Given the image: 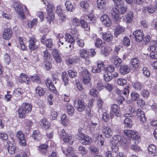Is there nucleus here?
<instances>
[{
	"label": "nucleus",
	"mask_w": 157,
	"mask_h": 157,
	"mask_svg": "<svg viewBox=\"0 0 157 157\" xmlns=\"http://www.w3.org/2000/svg\"><path fill=\"white\" fill-rule=\"evenodd\" d=\"M24 90L20 88H17L14 90L13 92V95L16 96L17 95L19 96H21L24 93Z\"/></svg>",
	"instance_id": "47"
},
{
	"label": "nucleus",
	"mask_w": 157,
	"mask_h": 157,
	"mask_svg": "<svg viewBox=\"0 0 157 157\" xmlns=\"http://www.w3.org/2000/svg\"><path fill=\"white\" fill-rule=\"evenodd\" d=\"M74 105L75 107L79 112L84 111L86 113L88 114V117H92L91 113V109L90 108H86V106L83 101L81 99L75 101Z\"/></svg>",
	"instance_id": "1"
},
{
	"label": "nucleus",
	"mask_w": 157,
	"mask_h": 157,
	"mask_svg": "<svg viewBox=\"0 0 157 157\" xmlns=\"http://www.w3.org/2000/svg\"><path fill=\"white\" fill-rule=\"evenodd\" d=\"M79 53L80 56L81 58L86 59L89 58L90 52L86 50L82 49L80 50Z\"/></svg>",
	"instance_id": "24"
},
{
	"label": "nucleus",
	"mask_w": 157,
	"mask_h": 157,
	"mask_svg": "<svg viewBox=\"0 0 157 157\" xmlns=\"http://www.w3.org/2000/svg\"><path fill=\"white\" fill-rule=\"evenodd\" d=\"M82 76L83 77V82L89 87H90L91 86L90 78V72L87 70H83L82 72Z\"/></svg>",
	"instance_id": "6"
},
{
	"label": "nucleus",
	"mask_w": 157,
	"mask_h": 157,
	"mask_svg": "<svg viewBox=\"0 0 157 157\" xmlns=\"http://www.w3.org/2000/svg\"><path fill=\"white\" fill-rule=\"evenodd\" d=\"M78 151L80 154L83 155H85L87 153V151L83 146H80L78 147Z\"/></svg>",
	"instance_id": "53"
},
{
	"label": "nucleus",
	"mask_w": 157,
	"mask_h": 157,
	"mask_svg": "<svg viewBox=\"0 0 157 157\" xmlns=\"http://www.w3.org/2000/svg\"><path fill=\"white\" fill-rule=\"evenodd\" d=\"M131 62L132 66L136 68H137L140 65V61L137 58L132 59Z\"/></svg>",
	"instance_id": "38"
},
{
	"label": "nucleus",
	"mask_w": 157,
	"mask_h": 157,
	"mask_svg": "<svg viewBox=\"0 0 157 157\" xmlns=\"http://www.w3.org/2000/svg\"><path fill=\"white\" fill-rule=\"evenodd\" d=\"M47 48H50L53 44V42L51 39H47L45 43Z\"/></svg>",
	"instance_id": "58"
},
{
	"label": "nucleus",
	"mask_w": 157,
	"mask_h": 157,
	"mask_svg": "<svg viewBox=\"0 0 157 157\" xmlns=\"http://www.w3.org/2000/svg\"><path fill=\"white\" fill-rule=\"evenodd\" d=\"M13 6L14 8L20 17L22 19H25V17L23 11V5L20 3H16Z\"/></svg>",
	"instance_id": "9"
},
{
	"label": "nucleus",
	"mask_w": 157,
	"mask_h": 157,
	"mask_svg": "<svg viewBox=\"0 0 157 157\" xmlns=\"http://www.w3.org/2000/svg\"><path fill=\"white\" fill-rule=\"evenodd\" d=\"M133 35L134 37L137 42H140L143 39L144 35L143 31L141 30H138L134 32Z\"/></svg>",
	"instance_id": "13"
},
{
	"label": "nucleus",
	"mask_w": 157,
	"mask_h": 157,
	"mask_svg": "<svg viewBox=\"0 0 157 157\" xmlns=\"http://www.w3.org/2000/svg\"><path fill=\"white\" fill-rule=\"evenodd\" d=\"M102 37L104 40L108 42L111 41L113 38L112 34L109 32L103 33Z\"/></svg>",
	"instance_id": "20"
},
{
	"label": "nucleus",
	"mask_w": 157,
	"mask_h": 157,
	"mask_svg": "<svg viewBox=\"0 0 157 157\" xmlns=\"http://www.w3.org/2000/svg\"><path fill=\"white\" fill-rule=\"evenodd\" d=\"M87 22L89 23H94L95 22V17L92 13H90L86 17Z\"/></svg>",
	"instance_id": "35"
},
{
	"label": "nucleus",
	"mask_w": 157,
	"mask_h": 157,
	"mask_svg": "<svg viewBox=\"0 0 157 157\" xmlns=\"http://www.w3.org/2000/svg\"><path fill=\"white\" fill-rule=\"evenodd\" d=\"M61 122L64 125H66L67 124V123L68 122L67 118L66 115L65 114H63L62 115L61 118Z\"/></svg>",
	"instance_id": "60"
},
{
	"label": "nucleus",
	"mask_w": 157,
	"mask_h": 157,
	"mask_svg": "<svg viewBox=\"0 0 157 157\" xmlns=\"http://www.w3.org/2000/svg\"><path fill=\"white\" fill-rule=\"evenodd\" d=\"M76 42L78 46L81 48H82L84 46V42L83 40L78 39L77 40Z\"/></svg>",
	"instance_id": "64"
},
{
	"label": "nucleus",
	"mask_w": 157,
	"mask_h": 157,
	"mask_svg": "<svg viewBox=\"0 0 157 157\" xmlns=\"http://www.w3.org/2000/svg\"><path fill=\"white\" fill-rule=\"evenodd\" d=\"M32 106L28 103H24L21 107H20L18 110L19 116L21 118H24L27 114L32 110Z\"/></svg>",
	"instance_id": "2"
},
{
	"label": "nucleus",
	"mask_w": 157,
	"mask_h": 157,
	"mask_svg": "<svg viewBox=\"0 0 157 157\" xmlns=\"http://www.w3.org/2000/svg\"><path fill=\"white\" fill-rule=\"evenodd\" d=\"M16 136L19 140V143L20 145L23 146L26 145L25 135L21 131H17L16 133Z\"/></svg>",
	"instance_id": "11"
},
{
	"label": "nucleus",
	"mask_w": 157,
	"mask_h": 157,
	"mask_svg": "<svg viewBox=\"0 0 157 157\" xmlns=\"http://www.w3.org/2000/svg\"><path fill=\"white\" fill-rule=\"evenodd\" d=\"M80 23L81 26L86 30L88 31L90 30V27L88 26L87 22L85 21L84 19H81L80 21Z\"/></svg>",
	"instance_id": "42"
},
{
	"label": "nucleus",
	"mask_w": 157,
	"mask_h": 157,
	"mask_svg": "<svg viewBox=\"0 0 157 157\" xmlns=\"http://www.w3.org/2000/svg\"><path fill=\"white\" fill-rule=\"evenodd\" d=\"M86 1H82L80 3V6L83 9V10L85 11H86L89 6L88 3Z\"/></svg>",
	"instance_id": "44"
},
{
	"label": "nucleus",
	"mask_w": 157,
	"mask_h": 157,
	"mask_svg": "<svg viewBox=\"0 0 157 157\" xmlns=\"http://www.w3.org/2000/svg\"><path fill=\"white\" fill-rule=\"evenodd\" d=\"M100 20L104 25L109 27L112 24L111 20L109 19V17L106 14H104L101 17Z\"/></svg>",
	"instance_id": "15"
},
{
	"label": "nucleus",
	"mask_w": 157,
	"mask_h": 157,
	"mask_svg": "<svg viewBox=\"0 0 157 157\" xmlns=\"http://www.w3.org/2000/svg\"><path fill=\"white\" fill-rule=\"evenodd\" d=\"M136 116L140 119L141 121H142L143 122L146 120L144 113L141 109H138L137 110Z\"/></svg>",
	"instance_id": "21"
},
{
	"label": "nucleus",
	"mask_w": 157,
	"mask_h": 157,
	"mask_svg": "<svg viewBox=\"0 0 157 157\" xmlns=\"http://www.w3.org/2000/svg\"><path fill=\"white\" fill-rule=\"evenodd\" d=\"M32 137L35 141L40 140L41 138V135L38 130L33 131L32 135Z\"/></svg>",
	"instance_id": "29"
},
{
	"label": "nucleus",
	"mask_w": 157,
	"mask_h": 157,
	"mask_svg": "<svg viewBox=\"0 0 157 157\" xmlns=\"http://www.w3.org/2000/svg\"><path fill=\"white\" fill-rule=\"evenodd\" d=\"M124 133L128 139H131L133 143L136 144L139 143L138 139L140 136L136 132L131 130H125L124 131Z\"/></svg>",
	"instance_id": "4"
},
{
	"label": "nucleus",
	"mask_w": 157,
	"mask_h": 157,
	"mask_svg": "<svg viewBox=\"0 0 157 157\" xmlns=\"http://www.w3.org/2000/svg\"><path fill=\"white\" fill-rule=\"evenodd\" d=\"M49 0H42L44 4L46 6H47V10L48 13V16L46 17L47 22L49 24H50L52 21H53L54 18V14L52 11V6L49 5L48 2Z\"/></svg>",
	"instance_id": "3"
},
{
	"label": "nucleus",
	"mask_w": 157,
	"mask_h": 157,
	"mask_svg": "<svg viewBox=\"0 0 157 157\" xmlns=\"http://www.w3.org/2000/svg\"><path fill=\"white\" fill-rule=\"evenodd\" d=\"M113 140L115 142L116 145L123 144H127V143L126 142L124 141L123 138L122 136L120 135H116L114 136L113 137Z\"/></svg>",
	"instance_id": "17"
},
{
	"label": "nucleus",
	"mask_w": 157,
	"mask_h": 157,
	"mask_svg": "<svg viewBox=\"0 0 157 157\" xmlns=\"http://www.w3.org/2000/svg\"><path fill=\"white\" fill-rule=\"evenodd\" d=\"M43 58L44 60H47L50 59L51 55L47 49L43 52Z\"/></svg>",
	"instance_id": "52"
},
{
	"label": "nucleus",
	"mask_w": 157,
	"mask_h": 157,
	"mask_svg": "<svg viewBox=\"0 0 157 157\" xmlns=\"http://www.w3.org/2000/svg\"><path fill=\"white\" fill-rule=\"evenodd\" d=\"M74 137L68 135L63 140L64 142L68 143L69 144L71 145L74 141Z\"/></svg>",
	"instance_id": "37"
},
{
	"label": "nucleus",
	"mask_w": 157,
	"mask_h": 157,
	"mask_svg": "<svg viewBox=\"0 0 157 157\" xmlns=\"http://www.w3.org/2000/svg\"><path fill=\"white\" fill-rule=\"evenodd\" d=\"M141 95L144 98H147L149 95V92L147 90H144L141 93Z\"/></svg>",
	"instance_id": "63"
},
{
	"label": "nucleus",
	"mask_w": 157,
	"mask_h": 157,
	"mask_svg": "<svg viewBox=\"0 0 157 157\" xmlns=\"http://www.w3.org/2000/svg\"><path fill=\"white\" fill-rule=\"evenodd\" d=\"M45 83L47 87L50 90L55 91L56 88L52 82H51L49 79H47Z\"/></svg>",
	"instance_id": "33"
},
{
	"label": "nucleus",
	"mask_w": 157,
	"mask_h": 157,
	"mask_svg": "<svg viewBox=\"0 0 157 157\" xmlns=\"http://www.w3.org/2000/svg\"><path fill=\"white\" fill-rule=\"evenodd\" d=\"M139 96V94L135 92H132L131 94V98L132 101H136L137 100Z\"/></svg>",
	"instance_id": "45"
},
{
	"label": "nucleus",
	"mask_w": 157,
	"mask_h": 157,
	"mask_svg": "<svg viewBox=\"0 0 157 157\" xmlns=\"http://www.w3.org/2000/svg\"><path fill=\"white\" fill-rule=\"evenodd\" d=\"M62 79L64 85L66 86L68 84L69 79L68 75L66 72H63L62 73Z\"/></svg>",
	"instance_id": "36"
},
{
	"label": "nucleus",
	"mask_w": 157,
	"mask_h": 157,
	"mask_svg": "<svg viewBox=\"0 0 157 157\" xmlns=\"http://www.w3.org/2000/svg\"><path fill=\"white\" fill-rule=\"evenodd\" d=\"M119 70L120 73L124 75L128 73L130 71V69L128 65H121Z\"/></svg>",
	"instance_id": "22"
},
{
	"label": "nucleus",
	"mask_w": 157,
	"mask_h": 157,
	"mask_svg": "<svg viewBox=\"0 0 157 157\" xmlns=\"http://www.w3.org/2000/svg\"><path fill=\"white\" fill-rule=\"evenodd\" d=\"M59 42L63 45L64 42L65 43H71V44H73L74 42V40L71 36L69 34H67L65 36L62 37L61 38H59Z\"/></svg>",
	"instance_id": "10"
},
{
	"label": "nucleus",
	"mask_w": 157,
	"mask_h": 157,
	"mask_svg": "<svg viewBox=\"0 0 157 157\" xmlns=\"http://www.w3.org/2000/svg\"><path fill=\"white\" fill-rule=\"evenodd\" d=\"M90 121L91 127H90L91 128L90 129L91 130V127H92L94 128V127L98 125L99 123V121L98 119L95 117H92Z\"/></svg>",
	"instance_id": "32"
},
{
	"label": "nucleus",
	"mask_w": 157,
	"mask_h": 157,
	"mask_svg": "<svg viewBox=\"0 0 157 157\" xmlns=\"http://www.w3.org/2000/svg\"><path fill=\"white\" fill-rule=\"evenodd\" d=\"M40 124L43 128L47 130L50 128V123L46 118H43L40 121Z\"/></svg>",
	"instance_id": "18"
},
{
	"label": "nucleus",
	"mask_w": 157,
	"mask_h": 157,
	"mask_svg": "<svg viewBox=\"0 0 157 157\" xmlns=\"http://www.w3.org/2000/svg\"><path fill=\"white\" fill-rule=\"evenodd\" d=\"M124 116L126 118L124 121L125 126L127 128H132L133 123L132 120V117L131 114L126 113L124 115Z\"/></svg>",
	"instance_id": "12"
},
{
	"label": "nucleus",
	"mask_w": 157,
	"mask_h": 157,
	"mask_svg": "<svg viewBox=\"0 0 157 157\" xmlns=\"http://www.w3.org/2000/svg\"><path fill=\"white\" fill-rule=\"evenodd\" d=\"M68 134L66 133L65 130L63 129L60 132L59 134L60 138L61 139H62L63 140L64 138H65Z\"/></svg>",
	"instance_id": "62"
},
{
	"label": "nucleus",
	"mask_w": 157,
	"mask_h": 157,
	"mask_svg": "<svg viewBox=\"0 0 157 157\" xmlns=\"http://www.w3.org/2000/svg\"><path fill=\"white\" fill-rule=\"evenodd\" d=\"M127 81L124 79L121 78H119L117 80V84L121 86H124L127 84Z\"/></svg>",
	"instance_id": "57"
},
{
	"label": "nucleus",
	"mask_w": 157,
	"mask_h": 157,
	"mask_svg": "<svg viewBox=\"0 0 157 157\" xmlns=\"http://www.w3.org/2000/svg\"><path fill=\"white\" fill-rule=\"evenodd\" d=\"M37 23V20L36 19H34L28 23V25L29 27L32 28L33 26L36 25Z\"/></svg>",
	"instance_id": "61"
},
{
	"label": "nucleus",
	"mask_w": 157,
	"mask_h": 157,
	"mask_svg": "<svg viewBox=\"0 0 157 157\" xmlns=\"http://www.w3.org/2000/svg\"><path fill=\"white\" fill-rule=\"evenodd\" d=\"M4 61L7 65H9L10 62V56L7 53H6L4 56Z\"/></svg>",
	"instance_id": "55"
},
{
	"label": "nucleus",
	"mask_w": 157,
	"mask_h": 157,
	"mask_svg": "<svg viewBox=\"0 0 157 157\" xmlns=\"http://www.w3.org/2000/svg\"><path fill=\"white\" fill-rule=\"evenodd\" d=\"M111 109L110 113L111 119L113 118L114 115L117 117L120 116L121 112L120 108L117 105H112L111 106Z\"/></svg>",
	"instance_id": "8"
},
{
	"label": "nucleus",
	"mask_w": 157,
	"mask_h": 157,
	"mask_svg": "<svg viewBox=\"0 0 157 157\" xmlns=\"http://www.w3.org/2000/svg\"><path fill=\"white\" fill-rule=\"evenodd\" d=\"M122 43L125 46H128L130 45V40L127 36H124L122 40Z\"/></svg>",
	"instance_id": "50"
},
{
	"label": "nucleus",
	"mask_w": 157,
	"mask_h": 157,
	"mask_svg": "<svg viewBox=\"0 0 157 157\" xmlns=\"http://www.w3.org/2000/svg\"><path fill=\"white\" fill-rule=\"evenodd\" d=\"M148 150L150 154H154L155 152H157L156 147L153 144H151L148 147Z\"/></svg>",
	"instance_id": "40"
},
{
	"label": "nucleus",
	"mask_w": 157,
	"mask_h": 157,
	"mask_svg": "<svg viewBox=\"0 0 157 157\" xmlns=\"http://www.w3.org/2000/svg\"><path fill=\"white\" fill-rule=\"evenodd\" d=\"M30 79L32 81L38 84L41 83V80L40 76L37 74H34L30 76Z\"/></svg>",
	"instance_id": "28"
},
{
	"label": "nucleus",
	"mask_w": 157,
	"mask_h": 157,
	"mask_svg": "<svg viewBox=\"0 0 157 157\" xmlns=\"http://www.w3.org/2000/svg\"><path fill=\"white\" fill-rule=\"evenodd\" d=\"M143 73L146 78H148L150 75V72L148 68L147 67H144L143 69Z\"/></svg>",
	"instance_id": "54"
},
{
	"label": "nucleus",
	"mask_w": 157,
	"mask_h": 157,
	"mask_svg": "<svg viewBox=\"0 0 157 157\" xmlns=\"http://www.w3.org/2000/svg\"><path fill=\"white\" fill-rule=\"evenodd\" d=\"M134 88L137 90H140L142 88V86L141 83L139 82H136L132 84Z\"/></svg>",
	"instance_id": "49"
},
{
	"label": "nucleus",
	"mask_w": 157,
	"mask_h": 157,
	"mask_svg": "<svg viewBox=\"0 0 157 157\" xmlns=\"http://www.w3.org/2000/svg\"><path fill=\"white\" fill-rule=\"evenodd\" d=\"M62 149L63 153L66 156L71 155L72 152V148L71 147H68L66 150Z\"/></svg>",
	"instance_id": "51"
},
{
	"label": "nucleus",
	"mask_w": 157,
	"mask_h": 157,
	"mask_svg": "<svg viewBox=\"0 0 157 157\" xmlns=\"http://www.w3.org/2000/svg\"><path fill=\"white\" fill-rule=\"evenodd\" d=\"M8 152L10 154H13L15 153L16 147L12 144L9 145L7 147Z\"/></svg>",
	"instance_id": "43"
},
{
	"label": "nucleus",
	"mask_w": 157,
	"mask_h": 157,
	"mask_svg": "<svg viewBox=\"0 0 157 157\" xmlns=\"http://www.w3.org/2000/svg\"><path fill=\"white\" fill-rule=\"evenodd\" d=\"M77 138L79 142L84 145H89L92 142L91 138L83 133H80Z\"/></svg>",
	"instance_id": "5"
},
{
	"label": "nucleus",
	"mask_w": 157,
	"mask_h": 157,
	"mask_svg": "<svg viewBox=\"0 0 157 157\" xmlns=\"http://www.w3.org/2000/svg\"><path fill=\"white\" fill-rule=\"evenodd\" d=\"M101 111H100V112H99L100 117L101 118L102 121L104 122L108 121L109 119L108 114L106 112H103L101 114Z\"/></svg>",
	"instance_id": "34"
},
{
	"label": "nucleus",
	"mask_w": 157,
	"mask_h": 157,
	"mask_svg": "<svg viewBox=\"0 0 157 157\" xmlns=\"http://www.w3.org/2000/svg\"><path fill=\"white\" fill-rule=\"evenodd\" d=\"M12 34V32L11 29L7 28L4 29L3 33V38L6 40L10 39Z\"/></svg>",
	"instance_id": "16"
},
{
	"label": "nucleus",
	"mask_w": 157,
	"mask_h": 157,
	"mask_svg": "<svg viewBox=\"0 0 157 157\" xmlns=\"http://www.w3.org/2000/svg\"><path fill=\"white\" fill-rule=\"evenodd\" d=\"M125 28L120 25L118 26L116 30L114 32V35L115 36L117 37V36L120 34H122L124 32Z\"/></svg>",
	"instance_id": "27"
},
{
	"label": "nucleus",
	"mask_w": 157,
	"mask_h": 157,
	"mask_svg": "<svg viewBox=\"0 0 157 157\" xmlns=\"http://www.w3.org/2000/svg\"><path fill=\"white\" fill-rule=\"evenodd\" d=\"M105 0H97V2L99 9H102L105 6Z\"/></svg>",
	"instance_id": "48"
},
{
	"label": "nucleus",
	"mask_w": 157,
	"mask_h": 157,
	"mask_svg": "<svg viewBox=\"0 0 157 157\" xmlns=\"http://www.w3.org/2000/svg\"><path fill=\"white\" fill-rule=\"evenodd\" d=\"M66 106L67 113L68 115L71 116L75 111V109L73 106L71 104L68 103H67L66 104Z\"/></svg>",
	"instance_id": "26"
},
{
	"label": "nucleus",
	"mask_w": 157,
	"mask_h": 157,
	"mask_svg": "<svg viewBox=\"0 0 157 157\" xmlns=\"http://www.w3.org/2000/svg\"><path fill=\"white\" fill-rule=\"evenodd\" d=\"M111 62L116 66L117 67L120 65L122 63L121 59L118 56H113L111 59Z\"/></svg>",
	"instance_id": "23"
},
{
	"label": "nucleus",
	"mask_w": 157,
	"mask_h": 157,
	"mask_svg": "<svg viewBox=\"0 0 157 157\" xmlns=\"http://www.w3.org/2000/svg\"><path fill=\"white\" fill-rule=\"evenodd\" d=\"M103 130V134L106 138H109L113 134L111 128L109 127H106Z\"/></svg>",
	"instance_id": "25"
},
{
	"label": "nucleus",
	"mask_w": 157,
	"mask_h": 157,
	"mask_svg": "<svg viewBox=\"0 0 157 157\" xmlns=\"http://www.w3.org/2000/svg\"><path fill=\"white\" fill-rule=\"evenodd\" d=\"M65 6L67 11L71 12L72 11V10L73 8V6L71 1H66L65 3Z\"/></svg>",
	"instance_id": "39"
},
{
	"label": "nucleus",
	"mask_w": 157,
	"mask_h": 157,
	"mask_svg": "<svg viewBox=\"0 0 157 157\" xmlns=\"http://www.w3.org/2000/svg\"><path fill=\"white\" fill-rule=\"evenodd\" d=\"M36 94L39 96H43L44 95L45 91L44 88L38 86L36 88Z\"/></svg>",
	"instance_id": "30"
},
{
	"label": "nucleus",
	"mask_w": 157,
	"mask_h": 157,
	"mask_svg": "<svg viewBox=\"0 0 157 157\" xmlns=\"http://www.w3.org/2000/svg\"><path fill=\"white\" fill-rule=\"evenodd\" d=\"M29 48L31 51L36 50L39 46V42L33 36L31 37L28 41Z\"/></svg>",
	"instance_id": "7"
},
{
	"label": "nucleus",
	"mask_w": 157,
	"mask_h": 157,
	"mask_svg": "<svg viewBox=\"0 0 157 157\" xmlns=\"http://www.w3.org/2000/svg\"><path fill=\"white\" fill-rule=\"evenodd\" d=\"M103 104V102L102 100L100 98H98L97 99V105L98 108V112H100V111H101Z\"/></svg>",
	"instance_id": "41"
},
{
	"label": "nucleus",
	"mask_w": 157,
	"mask_h": 157,
	"mask_svg": "<svg viewBox=\"0 0 157 157\" xmlns=\"http://www.w3.org/2000/svg\"><path fill=\"white\" fill-rule=\"evenodd\" d=\"M119 6H116V7L113 8L111 11V15L115 19H117L119 18V15L120 13L119 10V7H118Z\"/></svg>",
	"instance_id": "19"
},
{
	"label": "nucleus",
	"mask_w": 157,
	"mask_h": 157,
	"mask_svg": "<svg viewBox=\"0 0 157 157\" xmlns=\"http://www.w3.org/2000/svg\"><path fill=\"white\" fill-rule=\"evenodd\" d=\"M76 59L73 58H68L66 61V63L68 65L73 64L76 62Z\"/></svg>",
	"instance_id": "56"
},
{
	"label": "nucleus",
	"mask_w": 157,
	"mask_h": 157,
	"mask_svg": "<svg viewBox=\"0 0 157 157\" xmlns=\"http://www.w3.org/2000/svg\"><path fill=\"white\" fill-rule=\"evenodd\" d=\"M89 149L93 154H98L99 153V149L95 146H91L89 147Z\"/></svg>",
	"instance_id": "46"
},
{
	"label": "nucleus",
	"mask_w": 157,
	"mask_h": 157,
	"mask_svg": "<svg viewBox=\"0 0 157 157\" xmlns=\"http://www.w3.org/2000/svg\"><path fill=\"white\" fill-rule=\"evenodd\" d=\"M104 78L106 82H109L113 78V76L109 75L108 73H105L104 74Z\"/></svg>",
	"instance_id": "59"
},
{
	"label": "nucleus",
	"mask_w": 157,
	"mask_h": 157,
	"mask_svg": "<svg viewBox=\"0 0 157 157\" xmlns=\"http://www.w3.org/2000/svg\"><path fill=\"white\" fill-rule=\"evenodd\" d=\"M42 66L47 70H50L52 68V63L48 61H44L42 63Z\"/></svg>",
	"instance_id": "31"
},
{
	"label": "nucleus",
	"mask_w": 157,
	"mask_h": 157,
	"mask_svg": "<svg viewBox=\"0 0 157 157\" xmlns=\"http://www.w3.org/2000/svg\"><path fill=\"white\" fill-rule=\"evenodd\" d=\"M18 79L19 82L21 83H25L27 84H29L30 82L29 78L24 73L21 74L18 77Z\"/></svg>",
	"instance_id": "14"
}]
</instances>
